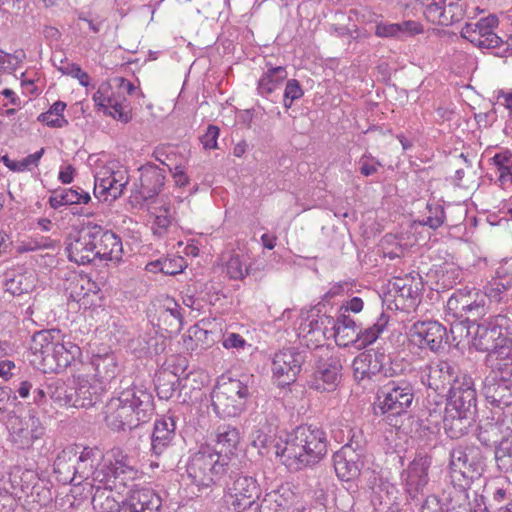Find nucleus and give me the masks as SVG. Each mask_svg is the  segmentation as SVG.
<instances>
[{
	"instance_id": "11",
	"label": "nucleus",
	"mask_w": 512,
	"mask_h": 512,
	"mask_svg": "<svg viewBox=\"0 0 512 512\" xmlns=\"http://www.w3.org/2000/svg\"><path fill=\"white\" fill-rule=\"evenodd\" d=\"M431 465L432 458L430 456L418 454L402 472L401 478L407 500L420 503L422 497H425Z\"/></svg>"
},
{
	"instance_id": "13",
	"label": "nucleus",
	"mask_w": 512,
	"mask_h": 512,
	"mask_svg": "<svg viewBox=\"0 0 512 512\" xmlns=\"http://www.w3.org/2000/svg\"><path fill=\"white\" fill-rule=\"evenodd\" d=\"M274 405L275 401H266L260 410H256L252 414V421L255 425L251 432V443L261 455H267L274 442V431L278 422L274 413Z\"/></svg>"
},
{
	"instance_id": "24",
	"label": "nucleus",
	"mask_w": 512,
	"mask_h": 512,
	"mask_svg": "<svg viewBox=\"0 0 512 512\" xmlns=\"http://www.w3.org/2000/svg\"><path fill=\"white\" fill-rule=\"evenodd\" d=\"M129 407V405H124L119 397L111 398L106 404V425L113 431H125L132 430L145 423Z\"/></svg>"
},
{
	"instance_id": "38",
	"label": "nucleus",
	"mask_w": 512,
	"mask_h": 512,
	"mask_svg": "<svg viewBox=\"0 0 512 512\" xmlns=\"http://www.w3.org/2000/svg\"><path fill=\"white\" fill-rule=\"evenodd\" d=\"M475 416L460 414L453 408H445L443 415V429L448 437L458 439L468 433Z\"/></svg>"
},
{
	"instance_id": "29",
	"label": "nucleus",
	"mask_w": 512,
	"mask_h": 512,
	"mask_svg": "<svg viewBox=\"0 0 512 512\" xmlns=\"http://www.w3.org/2000/svg\"><path fill=\"white\" fill-rule=\"evenodd\" d=\"M391 285L395 291V300L402 305V308H414L420 301L423 283L419 273H409L404 277H395Z\"/></svg>"
},
{
	"instance_id": "6",
	"label": "nucleus",
	"mask_w": 512,
	"mask_h": 512,
	"mask_svg": "<svg viewBox=\"0 0 512 512\" xmlns=\"http://www.w3.org/2000/svg\"><path fill=\"white\" fill-rule=\"evenodd\" d=\"M342 369L339 355L329 349H319L314 354L313 372L308 387L321 393L334 391L341 381Z\"/></svg>"
},
{
	"instance_id": "16",
	"label": "nucleus",
	"mask_w": 512,
	"mask_h": 512,
	"mask_svg": "<svg viewBox=\"0 0 512 512\" xmlns=\"http://www.w3.org/2000/svg\"><path fill=\"white\" fill-rule=\"evenodd\" d=\"M477 395L473 380L466 374H461L459 379L454 380L452 387L448 390V397L445 408H453L468 416L476 415Z\"/></svg>"
},
{
	"instance_id": "20",
	"label": "nucleus",
	"mask_w": 512,
	"mask_h": 512,
	"mask_svg": "<svg viewBox=\"0 0 512 512\" xmlns=\"http://www.w3.org/2000/svg\"><path fill=\"white\" fill-rule=\"evenodd\" d=\"M410 331L421 348L426 347L435 353L443 351L449 343L447 329L438 321H417Z\"/></svg>"
},
{
	"instance_id": "54",
	"label": "nucleus",
	"mask_w": 512,
	"mask_h": 512,
	"mask_svg": "<svg viewBox=\"0 0 512 512\" xmlns=\"http://www.w3.org/2000/svg\"><path fill=\"white\" fill-rule=\"evenodd\" d=\"M495 459L500 470L504 472L512 470V439L496 446Z\"/></svg>"
},
{
	"instance_id": "25",
	"label": "nucleus",
	"mask_w": 512,
	"mask_h": 512,
	"mask_svg": "<svg viewBox=\"0 0 512 512\" xmlns=\"http://www.w3.org/2000/svg\"><path fill=\"white\" fill-rule=\"evenodd\" d=\"M119 399L124 405H129L134 410L140 420L148 422L155 412L154 398L152 393L141 385L132 384L125 388L120 394Z\"/></svg>"
},
{
	"instance_id": "49",
	"label": "nucleus",
	"mask_w": 512,
	"mask_h": 512,
	"mask_svg": "<svg viewBox=\"0 0 512 512\" xmlns=\"http://www.w3.org/2000/svg\"><path fill=\"white\" fill-rule=\"evenodd\" d=\"M90 280L75 272L70 273L66 278L65 290L69 294V298L73 301H80L87 295L85 285H89Z\"/></svg>"
},
{
	"instance_id": "55",
	"label": "nucleus",
	"mask_w": 512,
	"mask_h": 512,
	"mask_svg": "<svg viewBox=\"0 0 512 512\" xmlns=\"http://www.w3.org/2000/svg\"><path fill=\"white\" fill-rule=\"evenodd\" d=\"M243 258V256L235 254L227 261L226 271L231 279L241 280L249 273L248 267Z\"/></svg>"
},
{
	"instance_id": "23",
	"label": "nucleus",
	"mask_w": 512,
	"mask_h": 512,
	"mask_svg": "<svg viewBox=\"0 0 512 512\" xmlns=\"http://www.w3.org/2000/svg\"><path fill=\"white\" fill-rule=\"evenodd\" d=\"M161 505V497L153 489L131 483L117 512H159Z\"/></svg>"
},
{
	"instance_id": "62",
	"label": "nucleus",
	"mask_w": 512,
	"mask_h": 512,
	"mask_svg": "<svg viewBox=\"0 0 512 512\" xmlns=\"http://www.w3.org/2000/svg\"><path fill=\"white\" fill-rule=\"evenodd\" d=\"M185 267V260L183 257L177 256L173 258H163V267L161 272L165 275H176L181 273Z\"/></svg>"
},
{
	"instance_id": "21",
	"label": "nucleus",
	"mask_w": 512,
	"mask_h": 512,
	"mask_svg": "<svg viewBox=\"0 0 512 512\" xmlns=\"http://www.w3.org/2000/svg\"><path fill=\"white\" fill-rule=\"evenodd\" d=\"M97 259L120 261L123 255L121 238L112 230L94 223L88 222Z\"/></svg>"
},
{
	"instance_id": "59",
	"label": "nucleus",
	"mask_w": 512,
	"mask_h": 512,
	"mask_svg": "<svg viewBox=\"0 0 512 512\" xmlns=\"http://www.w3.org/2000/svg\"><path fill=\"white\" fill-rule=\"evenodd\" d=\"M59 70L65 74L70 75L73 78L78 79L79 83L82 86L87 87L90 84V77L89 75L84 72L81 67L76 63H68L66 62L64 65H62Z\"/></svg>"
},
{
	"instance_id": "43",
	"label": "nucleus",
	"mask_w": 512,
	"mask_h": 512,
	"mask_svg": "<svg viewBox=\"0 0 512 512\" xmlns=\"http://www.w3.org/2000/svg\"><path fill=\"white\" fill-rule=\"evenodd\" d=\"M92 364L102 383L110 382L117 375L118 364L114 354L97 355L93 358Z\"/></svg>"
},
{
	"instance_id": "9",
	"label": "nucleus",
	"mask_w": 512,
	"mask_h": 512,
	"mask_svg": "<svg viewBox=\"0 0 512 512\" xmlns=\"http://www.w3.org/2000/svg\"><path fill=\"white\" fill-rule=\"evenodd\" d=\"M414 401V387L406 380L389 381L377 392L375 410L389 416L407 413Z\"/></svg>"
},
{
	"instance_id": "52",
	"label": "nucleus",
	"mask_w": 512,
	"mask_h": 512,
	"mask_svg": "<svg viewBox=\"0 0 512 512\" xmlns=\"http://www.w3.org/2000/svg\"><path fill=\"white\" fill-rule=\"evenodd\" d=\"M498 431L499 429L495 426L493 421H486L479 426L478 440L486 447H496L504 442Z\"/></svg>"
},
{
	"instance_id": "14",
	"label": "nucleus",
	"mask_w": 512,
	"mask_h": 512,
	"mask_svg": "<svg viewBox=\"0 0 512 512\" xmlns=\"http://www.w3.org/2000/svg\"><path fill=\"white\" fill-rule=\"evenodd\" d=\"M487 295L477 288L464 287L456 290L448 299L447 307L450 311L467 320L484 316L486 313Z\"/></svg>"
},
{
	"instance_id": "56",
	"label": "nucleus",
	"mask_w": 512,
	"mask_h": 512,
	"mask_svg": "<svg viewBox=\"0 0 512 512\" xmlns=\"http://www.w3.org/2000/svg\"><path fill=\"white\" fill-rule=\"evenodd\" d=\"M303 89L296 79H290L286 82L284 94H283V105L286 109H289L295 100L300 99L303 96Z\"/></svg>"
},
{
	"instance_id": "37",
	"label": "nucleus",
	"mask_w": 512,
	"mask_h": 512,
	"mask_svg": "<svg viewBox=\"0 0 512 512\" xmlns=\"http://www.w3.org/2000/svg\"><path fill=\"white\" fill-rule=\"evenodd\" d=\"M485 295L490 301L499 303L505 301L512 295V273L504 268H499L493 277L485 286Z\"/></svg>"
},
{
	"instance_id": "5",
	"label": "nucleus",
	"mask_w": 512,
	"mask_h": 512,
	"mask_svg": "<svg viewBox=\"0 0 512 512\" xmlns=\"http://www.w3.org/2000/svg\"><path fill=\"white\" fill-rule=\"evenodd\" d=\"M250 390L243 380L231 379L219 383L211 394L212 407L220 417H236L244 409Z\"/></svg>"
},
{
	"instance_id": "3",
	"label": "nucleus",
	"mask_w": 512,
	"mask_h": 512,
	"mask_svg": "<svg viewBox=\"0 0 512 512\" xmlns=\"http://www.w3.org/2000/svg\"><path fill=\"white\" fill-rule=\"evenodd\" d=\"M327 444L322 429L301 425L288 434L283 448L275 446V454L290 470L298 471L318 463L327 454Z\"/></svg>"
},
{
	"instance_id": "47",
	"label": "nucleus",
	"mask_w": 512,
	"mask_h": 512,
	"mask_svg": "<svg viewBox=\"0 0 512 512\" xmlns=\"http://www.w3.org/2000/svg\"><path fill=\"white\" fill-rule=\"evenodd\" d=\"M444 208L439 204L428 203L426 212L418 219L416 223L423 226H428L432 230H436L444 224L445 221Z\"/></svg>"
},
{
	"instance_id": "32",
	"label": "nucleus",
	"mask_w": 512,
	"mask_h": 512,
	"mask_svg": "<svg viewBox=\"0 0 512 512\" xmlns=\"http://www.w3.org/2000/svg\"><path fill=\"white\" fill-rule=\"evenodd\" d=\"M390 320L389 314L381 311L377 316L376 321L365 328H361L354 338L347 342H343V346L353 344L358 349L366 348L377 341L380 335L386 330Z\"/></svg>"
},
{
	"instance_id": "53",
	"label": "nucleus",
	"mask_w": 512,
	"mask_h": 512,
	"mask_svg": "<svg viewBox=\"0 0 512 512\" xmlns=\"http://www.w3.org/2000/svg\"><path fill=\"white\" fill-rule=\"evenodd\" d=\"M5 288L12 295H21L27 293L31 285L28 278L23 274L7 273L5 275Z\"/></svg>"
},
{
	"instance_id": "28",
	"label": "nucleus",
	"mask_w": 512,
	"mask_h": 512,
	"mask_svg": "<svg viewBox=\"0 0 512 512\" xmlns=\"http://www.w3.org/2000/svg\"><path fill=\"white\" fill-rule=\"evenodd\" d=\"M482 393L491 406L509 407L512 405V379L488 374L483 380Z\"/></svg>"
},
{
	"instance_id": "40",
	"label": "nucleus",
	"mask_w": 512,
	"mask_h": 512,
	"mask_svg": "<svg viewBox=\"0 0 512 512\" xmlns=\"http://www.w3.org/2000/svg\"><path fill=\"white\" fill-rule=\"evenodd\" d=\"M154 383L158 397L169 400L179 389L180 378L174 371L163 368L156 372Z\"/></svg>"
},
{
	"instance_id": "39",
	"label": "nucleus",
	"mask_w": 512,
	"mask_h": 512,
	"mask_svg": "<svg viewBox=\"0 0 512 512\" xmlns=\"http://www.w3.org/2000/svg\"><path fill=\"white\" fill-rule=\"evenodd\" d=\"M59 333L51 330H41L32 336L30 350L37 356L43 366H46L58 341Z\"/></svg>"
},
{
	"instance_id": "46",
	"label": "nucleus",
	"mask_w": 512,
	"mask_h": 512,
	"mask_svg": "<svg viewBox=\"0 0 512 512\" xmlns=\"http://www.w3.org/2000/svg\"><path fill=\"white\" fill-rule=\"evenodd\" d=\"M345 313H341L336 319L334 318V325H332L333 336L339 345H343V342H347L354 338V334L356 335V322Z\"/></svg>"
},
{
	"instance_id": "17",
	"label": "nucleus",
	"mask_w": 512,
	"mask_h": 512,
	"mask_svg": "<svg viewBox=\"0 0 512 512\" xmlns=\"http://www.w3.org/2000/svg\"><path fill=\"white\" fill-rule=\"evenodd\" d=\"M497 26L498 18L495 15H489L475 23H466L460 34L462 38L467 39L478 48H496L503 43V40L494 32Z\"/></svg>"
},
{
	"instance_id": "35",
	"label": "nucleus",
	"mask_w": 512,
	"mask_h": 512,
	"mask_svg": "<svg viewBox=\"0 0 512 512\" xmlns=\"http://www.w3.org/2000/svg\"><path fill=\"white\" fill-rule=\"evenodd\" d=\"M53 349L50 360L45 366L50 370H64L81 356L80 347L69 340L62 342L58 340Z\"/></svg>"
},
{
	"instance_id": "33",
	"label": "nucleus",
	"mask_w": 512,
	"mask_h": 512,
	"mask_svg": "<svg viewBox=\"0 0 512 512\" xmlns=\"http://www.w3.org/2000/svg\"><path fill=\"white\" fill-rule=\"evenodd\" d=\"M287 78L285 67H271L258 80L257 92L260 96L265 97L273 102L279 99L278 90Z\"/></svg>"
},
{
	"instance_id": "2",
	"label": "nucleus",
	"mask_w": 512,
	"mask_h": 512,
	"mask_svg": "<svg viewBox=\"0 0 512 512\" xmlns=\"http://www.w3.org/2000/svg\"><path fill=\"white\" fill-rule=\"evenodd\" d=\"M216 449L203 445L189 459L186 472L199 487L220 483L227 473H233L236 461L232 457L240 442L239 430L230 424H220L214 431Z\"/></svg>"
},
{
	"instance_id": "18",
	"label": "nucleus",
	"mask_w": 512,
	"mask_h": 512,
	"mask_svg": "<svg viewBox=\"0 0 512 512\" xmlns=\"http://www.w3.org/2000/svg\"><path fill=\"white\" fill-rule=\"evenodd\" d=\"M306 351L294 347L282 349L275 353L272 361L273 375L281 385L294 382L306 360Z\"/></svg>"
},
{
	"instance_id": "34",
	"label": "nucleus",
	"mask_w": 512,
	"mask_h": 512,
	"mask_svg": "<svg viewBox=\"0 0 512 512\" xmlns=\"http://www.w3.org/2000/svg\"><path fill=\"white\" fill-rule=\"evenodd\" d=\"M472 486L461 487L460 485L452 484L443 490L440 499L444 512H469L472 509L468 490Z\"/></svg>"
},
{
	"instance_id": "31",
	"label": "nucleus",
	"mask_w": 512,
	"mask_h": 512,
	"mask_svg": "<svg viewBox=\"0 0 512 512\" xmlns=\"http://www.w3.org/2000/svg\"><path fill=\"white\" fill-rule=\"evenodd\" d=\"M72 407L89 408L101 400L103 388L97 382L87 379L73 380Z\"/></svg>"
},
{
	"instance_id": "7",
	"label": "nucleus",
	"mask_w": 512,
	"mask_h": 512,
	"mask_svg": "<svg viewBox=\"0 0 512 512\" xmlns=\"http://www.w3.org/2000/svg\"><path fill=\"white\" fill-rule=\"evenodd\" d=\"M511 320L505 316L498 314L481 323L472 322V345L480 352H492L507 345L510 340L506 334L510 328Z\"/></svg>"
},
{
	"instance_id": "19",
	"label": "nucleus",
	"mask_w": 512,
	"mask_h": 512,
	"mask_svg": "<svg viewBox=\"0 0 512 512\" xmlns=\"http://www.w3.org/2000/svg\"><path fill=\"white\" fill-rule=\"evenodd\" d=\"M165 184V170L155 164H146L140 168L139 184H135L131 198L137 203L153 200Z\"/></svg>"
},
{
	"instance_id": "42",
	"label": "nucleus",
	"mask_w": 512,
	"mask_h": 512,
	"mask_svg": "<svg viewBox=\"0 0 512 512\" xmlns=\"http://www.w3.org/2000/svg\"><path fill=\"white\" fill-rule=\"evenodd\" d=\"M332 325H334V317L323 314L302 323L300 329L306 335L328 338L333 335Z\"/></svg>"
},
{
	"instance_id": "50",
	"label": "nucleus",
	"mask_w": 512,
	"mask_h": 512,
	"mask_svg": "<svg viewBox=\"0 0 512 512\" xmlns=\"http://www.w3.org/2000/svg\"><path fill=\"white\" fill-rule=\"evenodd\" d=\"M491 160L499 173V182H501V184L512 182V152L505 150L497 153Z\"/></svg>"
},
{
	"instance_id": "60",
	"label": "nucleus",
	"mask_w": 512,
	"mask_h": 512,
	"mask_svg": "<svg viewBox=\"0 0 512 512\" xmlns=\"http://www.w3.org/2000/svg\"><path fill=\"white\" fill-rule=\"evenodd\" d=\"M28 498H30L32 502H36L41 506H46L52 501V492L48 487H46L45 483L40 480Z\"/></svg>"
},
{
	"instance_id": "4",
	"label": "nucleus",
	"mask_w": 512,
	"mask_h": 512,
	"mask_svg": "<svg viewBox=\"0 0 512 512\" xmlns=\"http://www.w3.org/2000/svg\"><path fill=\"white\" fill-rule=\"evenodd\" d=\"M484 457L479 447L459 445L450 451V479L461 487L483 485Z\"/></svg>"
},
{
	"instance_id": "44",
	"label": "nucleus",
	"mask_w": 512,
	"mask_h": 512,
	"mask_svg": "<svg viewBox=\"0 0 512 512\" xmlns=\"http://www.w3.org/2000/svg\"><path fill=\"white\" fill-rule=\"evenodd\" d=\"M159 321L166 327L169 333H177L182 329L183 318L180 313V306L174 301H169L160 312Z\"/></svg>"
},
{
	"instance_id": "61",
	"label": "nucleus",
	"mask_w": 512,
	"mask_h": 512,
	"mask_svg": "<svg viewBox=\"0 0 512 512\" xmlns=\"http://www.w3.org/2000/svg\"><path fill=\"white\" fill-rule=\"evenodd\" d=\"M470 320L460 321L457 323H452L450 327V334L453 338V341L461 342L463 338H468L473 333L472 323Z\"/></svg>"
},
{
	"instance_id": "22",
	"label": "nucleus",
	"mask_w": 512,
	"mask_h": 512,
	"mask_svg": "<svg viewBox=\"0 0 512 512\" xmlns=\"http://www.w3.org/2000/svg\"><path fill=\"white\" fill-rule=\"evenodd\" d=\"M457 367L448 361H438L423 367L420 371V381L423 385L435 392H442L449 386L452 387L454 380L459 379Z\"/></svg>"
},
{
	"instance_id": "36",
	"label": "nucleus",
	"mask_w": 512,
	"mask_h": 512,
	"mask_svg": "<svg viewBox=\"0 0 512 512\" xmlns=\"http://www.w3.org/2000/svg\"><path fill=\"white\" fill-rule=\"evenodd\" d=\"M485 363L490 368V375L512 379V343L509 342L491 354H487Z\"/></svg>"
},
{
	"instance_id": "8",
	"label": "nucleus",
	"mask_w": 512,
	"mask_h": 512,
	"mask_svg": "<svg viewBox=\"0 0 512 512\" xmlns=\"http://www.w3.org/2000/svg\"><path fill=\"white\" fill-rule=\"evenodd\" d=\"M236 470V467L234 468ZM230 482H225V502L233 512H252L261 490L257 480L251 476L227 473Z\"/></svg>"
},
{
	"instance_id": "41",
	"label": "nucleus",
	"mask_w": 512,
	"mask_h": 512,
	"mask_svg": "<svg viewBox=\"0 0 512 512\" xmlns=\"http://www.w3.org/2000/svg\"><path fill=\"white\" fill-rule=\"evenodd\" d=\"M423 27L416 21H404L402 23H380L376 26L375 34L379 37H404L419 34Z\"/></svg>"
},
{
	"instance_id": "12",
	"label": "nucleus",
	"mask_w": 512,
	"mask_h": 512,
	"mask_svg": "<svg viewBox=\"0 0 512 512\" xmlns=\"http://www.w3.org/2000/svg\"><path fill=\"white\" fill-rule=\"evenodd\" d=\"M424 18L433 25L448 27L460 22L466 13L462 0H416Z\"/></svg>"
},
{
	"instance_id": "64",
	"label": "nucleus",
	"mask_w": 512,
	"mask_h": 512,
	"mask_svg": "<svg viewBox=\"0 0 512 512\" xmlns=\"http://www.w3.org/2000/svg\"><path fill=\"white\" fill-rule=\"evenodd\" d=\"M252 512H280L281 508L267 492L260 502H255Z\"/></svg>"
},
{
	"instance_id": "1",
	"label": "nucleus",
	"mask_w": 512,
	"mask_h": 512,
	"mask_svg": "<svg viewBox=\"0 0 512 512\" xmlns=\"http://www.w3.org/2000/svg\"><path fill=\"white\" fill-rule=\"evenodd\" d=\"M53 472L58 482L75 486L87 483L123 484L136 475L134 459L121 448L114 447L103 455L97 447L68 445L56 456Z\"/></svg>"
},
{
	"instance_id": "10",
	"label": "nucleus",
	"mask_w": 512,
	"mask_h": 512,
	"mask_svg": "<svg viewBox=\"0 0 512 512\" xmlns=\"http://www.w3.org/2000/svg\"><path fill=\"white\" fill-rule=\"evenodd\" d=\"M353 374L356 380H372L374 377H393L396 374L391 366V356L384 349H368L359 353L352 362Z\"/></svg>"
},
{
	"instance_id": "45",
	"label": "nucleus",
	"mask_w": 512,
	"mask_h": 512,
	"mask_svg": "<svg viewBox=\"0 0 512 512\" xmlns=\"http://www.w3.org/2000/svg\"><path fill=\"white\" fill-rule=\"evenodd\" d=\"M73 385L57 379L47 385V394L59 406H72Z\"/></svg>"
},
{
	"instance_id": "27",
	"label": "nucleus",
	"mask_w": 512,
	"mask_h": 512,
	"mask_svg": "<svg viewBox=\"0 0 512 512\" xmlns=\"http://www.w3.org/2000/svg\"><path fill=\"white\" fill-rule=\"evenodd\" d=\"M175 438L176 419L173 416H164L156 420L151 436V456H166L173 447Z\"/></svg>"
},
{
	"instance_id": "63",
	"label": "nucleus",
	"mask_w": 512,
	"mask_h": 512,
	"mask_svg": "<svg viewBox=\"0 0 512 512\" xmlns=\"http://www.w3.org/2000/svg\"><path fill=\"white\" fill-rule=\"evenodd\" d=\"M252 512H280L281 508L267 492L260 502H255Z\"/></svg>"
},
{
	"instance_id": "30",
	"label": "nucleus",
	"mask_w": 512,
	"mask_h": 512,
	"mask_svg": "<svg viewBox=\"0 0 512 512\" xmlns=\"http://www.w3.org/2000/svg\"><path fill=\"white\" fill-rule=\"evenodd\" d=\"M138 469L136 468V475L129 481L120 484L115 482V487H112L113 483H95L91 486L95 489L92 496V506L97 512H117L121 504L114 499L112 491L116 490L118 493L124 492L126 488L131 486V483L138 477Z\"/></svg>"
},
{
	"instance_id": "15",
	"label": "nucleus",
	"mask_w": 512,
	"mask_h": 512,
	"mask_svg": "<svg viewBox=\"0 0 512 512\" xmlns=\"http://www.w3.org/2000/svg\"><path fill=\"white\" fill-rule=\"evenodd\" d=\"M364 448L350 441L333 455V464L337 477L342 481L356 479L364 465Z\"/></svg>"
},
{
	"instance_id": "26",
	"label": "nucleus",
	"mask_w": 512,
	"mask_h": 512,
	"mask_svg": "<svg viewBox=\"0 0 512 512\" xmlns=\"http://www.w3.org/2000/svg\"><path fill=\"white\" fill-rule=\"evenodd\" d=\"M94 249L95 244H93L88 222L82 224L75 238L70 239L65 247L68 259L78 265H85L97 259Z\"/></svg>"
},
{
	"instance_id": "48",
	"label": "nucleus",
	"mask_w": 512,
	"mask_h": 512,
	"mask_svg": "<svg viewBox=\"0 0 512 512\" xmlns=\"http://www.w3.org/2000/svg\"><path fill=\"white\" fill-rule=\"evenodd\" d=\"M44 153V149L41 148L39 151L29 154L21 160L11 159L8 155L1 157L2 163L14 172H23L30 170L33 166H38V162Z\"/></svg>"
},
{
	"instance_id": "58",
	"label": "nucleus",
	"mask_w": 512,
	"mask_h": 512,
	"mask_svg": "<svg viewBox=\"0 0 512 512\" xmlns=\"http://www.w3.org/2000/svg\"><path fill=\"white\" fill-rule=\"evenodd\" d=\"M39 481L40 479L37 474L32 470L23 471L19 478V482L14 480L27 497L31 495Z\"/></svg>"
},
{
	"instance_id": "51",
	"label": "nucleus",
	"mask_w": 512,
	"mask_h": 512,
	"mask_svg": "<svg viewBox=\"0 0 512 512\" xmlns=\"http://www.w3.org/2000/svg\"><path fill=\"white\" fill-rule=\"evenodd\" d=\"M118 174H120V171L104 170L95 175L94 196L97 199L101 200L103 198L104 201H107V191L114 182V176Z\"/></svg>"
},
{
	"instance_id": "57",
	"label": "nucleus",
	"mask_w": 512,
	"mask_h": 512,
	"mask_svg": "<svg viewBox=\"0 0 512 512\" xmlns=\"http://www.w3.org/2000/svg\"><path fill=\"white\" fill-rule=\"evenodd\" d=\"M268 493L272 499L276 501L282 511L288 509L292 505L295 498L294 493L287 486H280L278 489L272 490Z\"/></svg>"
}]
</instances>
